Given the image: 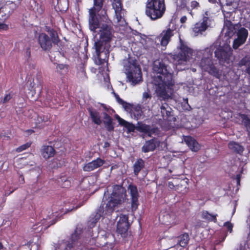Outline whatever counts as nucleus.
Here are the masks:
<instances>
[{"label": "nucleus", "mask_w": 250, "mask_h": 250, "mask_svg": "<svg viewBox=\"0 0 250 250\" xmlns=\"http://www.w3.org/2000/svg\"><path fill=\"white\" fill-rule=\"evenodd\" d=\"M102 17H89V28L95 31L100 27V39L94 43L96 54V63L102 65L107 63L109 57L110 42L112 38V27L107 24H102L100 26V20Z\"/></svg>", "instance_id": "obj_1"}, {"label": "nucleus", "mask_w": 250, "mask_h": 250, "mask_svg": "<svg viewBox=\"0 0 250 250\" xmlns=\"http://www.w3.org/2000/svg\"><path fill=\"white\" fill-rule=\"evenodd\" d=\"M167 61L166 58L156 60L153 66L154 73L156 74L154 78L156 85L155 91L157 97L161 101L168 99L169 95L167 89H171L174 84L172 73L168 69Z\"/></svg>", "instance_id": "obj_2"}, {"label": "nucleus", "mask_w": 250, "mask_h": 250, "mask_svg": "<svg viewBox=\"0 0 250 250\" xmlns=\"http://www.w3.org/2000/svg\"><path fill=\"white\" fill-rule=\"evenodd\" d=\"M126 196V190L122 185H115L113 187L111 199L106 203L104 209V204L102 203L93 217H91L90 222L92 225L95 224L103 216L104 212L105 214L110 215L114 211L115 207L121 204Z\"/></svg>", "instance_id": "obj_3"}, {"label": "nucleus", "mask_w": 250, "mask_h": 250, "mask_svg": "<svg viewBox=\"0 0 250 250\" xmlns=\"http://www.w3.org/2000/svg\"><path fill=\"white\" fill-rule=\"evenodd\" d=\"M125 73L126 75L127 82L135 85L143 81L141 69L135 61L132 63L129 62L125 66Z\"/></svg>", "instance_id": "obj_4"}, {"label": "nucleus", "mask_w": 250, "mask_h": 250, "mask_svg": "<svg viewBox=\"0 0 250 250\" xmlns=\"http://www.w3.org/2000/svg\"><path fill=\"white\" fill-rule=\"evenodd\" d=\"M166 10L164 0H148L146 13L147 16H163Z\"/></svg>", "instance_id": "obj_5"}, {"label": "nucleus", "mask_w": 250, "mask_h": 250, "mask_svg": "<svg viewBox=\"0 0 250 250\" xmlns=\"http://www.w3.org/2000/svg\"><path fill=\"white\" fill-rule=\"evenodd\" d=\"M200 66L203 71L208 72L216 78L219 79L221 76L219 69L213 63L211 56L203 57L200 62Z\"/></svg>", "instance_id": "obj_6"}, {"label": "nucleus", "mask_w": 250, "mask_h": 250, "mask_svg": "<svg viewBox=\"0 0 250 250\" xmlns=\"http://www.w3.org/2000/svg\"><path fill=\"white\" fill-rule=\"evenodd\" d=\"M232 49L229 46H219L215 52V56L220 63L229 64L233 62Z\"/></svg>", "instance_id": "obj_7"}, {"label": "nucleus", "mask_w": 250, "mask_h": 250, "mask_svg": "<svg viewBox=\"0 0 250 250\" xmlns=\"http://www.w3.org/2000/svg\"><path fill=\"white\" fill-rule=\"evenodd\" d=\"M180 45L179 47V52L174 56V59L177 61L179 64L186 62L191 57L193 53V50L191 48L188 46L184 42L180 39Z\"/></svg>", "instance_id": "obj_8"}, {"label": "nucleus", "mask_w": 250, "mask_h": 250, "mask_svg": "<svg viewBox=\"0 0 250 250\" xmlns=\"http://www.w3.org/2000/svg\"><path fill=\"white\" fill-rule=\"evenodd\" d=\"M130 224L128 222V216L125 214H121L117 224V232L121 236L125 238L127 235V231Z\"/></svg>", "instance_id": "obj_9"}, {"label": "nucleus", "mask_w": 250, "mask_h": 250, "mask_svg": "<svg viewBox=\"0 0 250 250\" xmlns=\"http://www.w3.org/2000/svg\"><path fill=\"white\" fill-rule=\"evenodd\" d=\"M127 189L131 196V208L132 209L136 210L139 205L138 202L139 193L137 186L130 184L128 185Z\"/></svg>", "instance_id": "obj_10"}, {"label": "nucleus", "mask_w": 250, "mask_h": 250, "mask_svg": "<svg viewBox=\"0 0 250 250\" xmlns=\"http://www.w3.org/2000/svg\"><path fill=\"white\" fill-rule=\"evenodd\" d=\"M104 0H94V6L89 9L90 16H105L106 11L103 8Z\"/></svg>", "instance_id": "obj_11"}, {"label": "nucleus", "mask_w": 250, "mask_h": 250, "mask_svg": "<svg viewBox=\"0 0 250 250\" xmlns=\"http://www.w3.org/2000/svg\"><path fill=\"white\" fill-rule=\"evenodd\" d=\"M38 40L41 47L44 51H49L51 49L52 42L46 34L44 33L39 34Z\"/></svg>", "instance_id": "obj_12"}, {"label": "nucleus", "mask_w": 250, "mask_h": 250, "mask_svg": "<svg viewBox=\"0 0 250 250\" xmlns=\"http://www.w3.org/2000/svg\"><path fill=\"white\" fill-rule=\"evenodd\" d=\"M224 17V27L226 30L225 32V36L229 38L232 37L236 32L235 25L237 23H233L231 21V18H234V17Z\"/></svg>", "instance_id": "obj_13"}, {"label": "nucleus", "mask_w": 250, "mask_h": 250, "mask_svg": "<svg viewBox=\"0 0 250 250\" xmlns=\"http://www.w3.org/2000/svg\"><path fill=\"white\" fill-rule=\"evenodd\" d=\"M160 144V142L158 139L155 137L149 140L146 141L142 147V151L144 153L153 151L157 147L159 146Z\"/></svg>", "instance_id": "obj_14"}, {"label": "nucleus", "mask_w": 250, "mask_h": 250, "mask_svg": "<svg viewBox=\"0 0 250 250\" xmlns=\"http://www.w3.org/2000/svg\"><path fill=\"white\" fill-rule=\"evenodd\" d=\"M157 130V127H151L150 125L143 124L142 122H139L137 125V130L147 134L149 137H151Z\"/></svg>", "instance_id": "obj_15"}, {"label": "nucleus", "mask_w": 250, "mask_h": 250, "mask_svg": "<svg viewBox=\"0 0 250 250\" xmlns=\"http://www.w3.org/2000/svg\"><path fill=\"white\" fill-rule=\"evenodd\" d=\"M40 152L42 157L45 160L53 157L56 154L55 149L51 146H42Z\"/></svg>", "instance_id": "obj_16"}, {"label": "nucleus", "mask_w": 250, "mask_h": 250, "mask_svg": "<svg viewBox=\"0 0 250 250\" xmlns=\"http://www.w3.org/2000/svg\"><path fill=\"white\" fill-rule=\"evenodd\" d=\"M152 96L150 91L144 92L143 93L141 104L140 105L143 108L150 109L152 104Z\"/></svg>", "instance_id": "obj_17"}, {"label": "nucleus", "mask_w": 250, "mask_h": 250, "mask_svg": "<svg viewBox=\"0 0 250 250\" xmlns=\"http://www.w3.org/2000/svg\"><path fill=\"white\" fill-rule=\"evenodd\" d=\"M173 30L168 28L166 30H164L161 34V44L163 46H166L170 41V38L173 36Z\"/></svg>", "instance_id": "obj_18"}, {"label": "nucleus", "mask_w": 250, "mask_h": 250, "mask_svg": "<svg viewBox=\"0 0 250 250\" xmlns=\"http://www.w3.org/2000/svg\"><path fill=\"white\" fill-rule=\"evenodd\" d=\"M208 17H204L203 21L201 22H197L193 28V31L197 35L199 33H201L203 31H205L207 27V21L208 20Z\"/></svg>", "instance_id": "obj_19"}, {"label": "nucleus", "mask_w": 250, "mask_h": 250, "mask_svg": "<svg viewBox=\"0 0 250 250\" xmlns=\"http://www.w3.org/2000/svg\"><path fill=\"white\" fill-rule=\"evenodd\" d=\"M50 116L46 115H38L36 119V126L39 128H42L47 125V123L50 122Z\"/></svg>", "instance_id": "obj_20"}, {"label": "nucleus", "mask_w": 250, "mask_h": 250, "mask_svg": "<svg viewBox=\"0 0 250 250\" xmlns=\"http://www.w3.org/2000/svg\"><path fill=\"white\" fill-rule=\"evenodd\" d=\"M175 216L173 214H170L168 213H165L164 214H161L159 216V220L162 224L169 226L175 223Z\"/></svg>", "instance_id": "obj_21"}, {"label": "nucleus", "mask_w": 250, "mask_h": 250, "mask_svg": "<svg viewBox=\"0 0 250 250\" xmlns=\"http://www.w3.org/2000/svg\"><path fill=\"white\" fill-rule=\"evenodd\" d=\"M184 141L192 151L196 152L199 149L198 143L193 137L190 136H185Z\"/></svg>", "instance_id": "obj_22"}, {"label": "nucleus", "mask_w": 250, "mask_h": 250, "mask_svg": "<svg viewBox=\"0 0 250 250\" xmlns=\"http://www.w3.org/2000/svg\"><path fill=\"white\" fill-rule=\"evenodd\" d=\"M88 111L92 122L96 125H100L102 122L100 112L91 108H89Z\"/></svg>", "instance_id": "obj_23"}, {"label": "nucleus", "mask_w": 250, "mask_h": 250, "mask_svg": "<svg viewBox=\"0 0 250 250\" xmlns=\"http://www.w3.org/2000/svg\"><path fill=\"white\" fill-rule=\"evenodd\" d=\"M116 16L126 14V11L122 9L121 0H110Z\"/></svg>", "instance_id": "obj_24"}, {"label": "nucleus", "mask_w": 250, "mask_h": 250, "mask_svg": "<svg viewBox=\"0 0 250 250\" xmlns=\"http://www.w3.org/2000/svg\"><path fill=\"white\" fill-rule=\"evenodd\" d=\"M145 167V161L142 159H138L133 166V173L135 176H138L141 170Z\"/></svg>", "instance_id": "obj_25"}, {"label": "nucleus", "mask_w": 250, "mask_h": 250, "mask_svg": "<svg viewBox=\"0 0 250 250\" xmlns=\"http://www.w3.org/2000/svg\"><path fill=\"white\" fill-rule=\"evenodd\" d=\"M217 214L210 213L208 211L203 210L201 213V217L208 222H213L216 223L217 221Z\"/></svg>", "instance_id": "obj_26"}, {"label": "nucleus", "mask_w": 250, "mask_h": 250, "mask_svg": "<svg viewBox=\"0 0 250 250\" xmlns=\"http://www.w3.org/2000/svg\"><path fill=\"white\" fill-rule=\"evenodd\" d=\"M228 147L232 151L238 154L242 153L244 150L242 146L234 141L230 142L228 144Z\"/></svg>", "instance_id": "obj_27"}, {"label": "nucleus", "mask_w": 250, "mask_h": 250, "mask_svg": "<svg viewBox=\"0 0 250 250\" xmlns=\"http://www.w3.org/2000/svg\"><path fill=\"white\" fill-rule=\"evenodd\" d=\"M238 65L240 67L247 66L246 72L250 77V55H246L239 62Z\"/></svg>", "instance_id": "obj_28"}, {"label": "nucleus", "mask_w": 250, "mask_h": 250, "mask_svg": "<svg viewBox=\"0 0 250 250\" xmlns=\"http://www.w3.org/2000/svg\"><path fill=\"white\" fill-rule=\"evenodd\" d=\"M119 123L127 129L128 133L133 132L135 129L137 130V125L135 126L133 124L129 123L122 118L119 119Z\"/></svg>", "instance_id": "obj_29"}, {"label": "nucleus", "mask_w": 250, "mask_h": 250, "mask_svg": "<svg viewBox=\"0 0 250 250\" xmlns=\"http://www.w3.org/2000/svg\"><path fill=\"white\" fill-rule=\"evenodd\" d=\"M142 106L138 104L137 105L133 106L131 111L130 115L134 119L138 120L142 116L143 112L142 110Z\"/></svg>", "instance_id": "obj_30"}, {"label": "nucleus", "mask_w": 250, "mask_h": 250, "mask_svg": "<svg viewBox=\"0 0 250 250\" xmlns=\"http://www.w3.org/2000/svg\"><path fill=\"white\" fill-rule=\"evenodd\" d=\"M68 8V0H58L57 4L55 6L56 11H60L61 14H63V11H66Z\"/></svg>", "instance_id": "obj_31"}, {"label": "nucleus", "mask_w": 250, "mask_h": 250, "mask_svg": "<svg viewBox=\"0 0 250 250\" xmlns=\"http://www.w3.org/2000/svg\"><path fill=\"white\" fill-rule=\"evenodd\" d=\"M105 116L106 119H108V121H103L104 126L108 131L111 132L114 129V123L113 122V119L108 114H106Z\"/></svg>", "instance_id": "obj_32"}, {"label": "nucleus", "mask_w": 250, "mask_h": 250, "mask_svg": "<svg viewBox=\"0 0 250 250\" xmlns=\"http://www.w3.org/2000/svg\"><path fill=\"white\" fill-rule=\"evenodd\" d=\"M57 72L61 76H64L69 71V65L65 64H59L56 66Z\"/></svg>", "instance_id": "obj_33"}, {"label": "nucleus", "mask_w": 250, "mask_h": 250, "mask_svg": "<svg viewBox=\"0 0 250 250\" xmlns=\"http://www.w3.org/2000/svg\"><path fill=\"white\" fill-rule=\"evenodd\" d=\"M248 34L249 32L248 30L244 27H241L238 31L237 33V38H239L240 40H242L244 42H246Z\"/></svg>", "instance_id": "obj_34"}, {"label": "nucleus", "mask_w": 250, "mask_h": 250, "mask_svg": "<svg viewBox=\"0 0 250 250\" xmlns=\"http://www.w3.org/2000/svg\"><path fill=\"white\" fill-rule=\"evenodd\" d=\"M189 240V237L188 233H184L179 236L178 243L182 247H186L188 245Z\"/></svg>", "instance_id": "obj_35"}, {"label": "nucleus", "mask_w": 250, "mask_h": 250, "mask_svg": "<svg viewBox=\"0 0 250 250\" xmlns=\"http://www.w3.org/2000/svg\"><path fill=\"white\" fill-rule=\"evenodd\" d=\"M240 117L242 119V121L246 128V130L248 133L250 134V119L248 115L245 114H240Z\"/></svg>", "instance_id": "obj_36"}, {"label": "nucleus", "mask_w": 250, "mask_h": 250, "mask_svg": "<svg viewBox=\"0 0 250 250\" xmlns=\"http://www.w3.org/2000/svg\"><path fill=\"white\" fill-rule=\"evenodd\" d=\"M167 108L170 109L167 104H162L161 106V112L164 119H167L171 115V112L167 109Z\"/></svg>", "instance_id": "obj_37"}, {"label": "nucleus", "mask_w": 250, "mask_h": 250, "mask_svg": "<svg viewBox=\"0 0 250 250\" xmlns=\"http://www.w3.org/2000/svg\"><path fill=\"white\" fill-rule=\"evenodd\" d=\"M48 33L51 38V41L55 44H58L60 42V40L58 36L57 31L55 30L48 31Z\"/></svg>", "instance_id": "obj_38"}, {"label": "nucleus", "mask_w": 250, "mask_h": 250, "mask_svg": "<svg viewBox=\"0 0 250 250\" xmlns=\"http://www.w3.org/2000/svg\"><path fill=\"white\" fill-rule=\"evenodd\" d=\"M91 162L93 165V167L95 169H96L102 167L105 163V161L104 159L98 157L95 160L92 161Z\"/></svg>", "instance_id": "obj_39"}, {"label": "nucleus", "mask_w": 250, "mask_h": 250, "mask_svg": "<svg viewBox=\"0 0 250 250\" xmlns=\"http://www.w3.org/2000/svg\"><path fill=\"white\" fill-rule=\"evenodd\" d=\"M32 144L31 142H27L26 143L19 146L16 149V151L18 152H21L22 151L27 149L28 148L31 146Z\"/></svg>", "instance_id": "obj_40"}, {"label": "nucleus", "mask_w": 250, "mask_h": 250, "mask_svg": "<svg viewBox=\"0 0 250 250\" xmlns=\"http://www.w3.org/2000/svg\"><path fill=\"white\" fill-rule=\"evenodd\" d=\"M245 43V42L242 40H240L239 38H237L233 41L232 47L234 49H236Z\"/></svg>", "instance_id": "obj_41"}, {"label": "nucleus", "mask_w": 250, "mask_h": 250, "mask_svg": "<svg viewBox=\"0 0 250 250\" xmlns=\"http://www.w3.org/2000/svg\"><path fill=\"white\" fill-rule=\"evenodd\" d=\"M94 169H95L93 167V165L91 162L85 164L83 167V170L84 171L90 172L94 170Z\"/></svg>", "instance_id": "obj_42"}, {"label": "nucleus", "mask_w": 250, "mask_h": 250, "mask_svg": "<svg viewBox=\"0 0 250 250\" xmlns=\"http://www.w3.org/2000/svg\"><path fill=\"white\" fill-rule=\"evenodd\" d=\"M125 109L129 112H131L132 109L133 107V105L129 103H128L125 101H124V103H123L121 104Z\"/></svg>", "instance_id": "obj_43"}, {"label": "nucleus", "mask_w": 250, "mask_h": 250, "mask_svg": "<svg viewBox=\"0 0 250 250\" xmlns=\"http://www.w3.org/2000/svg\"><path fill=\"white\" fill-rule=\"evenodd\" d=\"M34 86L35 83L34 82V80H33L32 81H30L28 89L31 92L32 96H33V95L36 93V90Z\"/></svg>", "instance_id": "obj_44"}, {"label": "nucleus", "mask_w": 250, "mask_h": 250, "mask_svg": "<svg viewBox=\"0 0 250 250\" xmlns=\"http://www.w3.org/2000/svg\"><path fill=\"white\" fill-rule=\"evenodd\" d=\"M13 95L10 93L6 94L4 98L1 100L0 103L5 104L7 103L12 97Z\"/></svg>", "instance_id": "obj_45"}, {"label": "nucleus", "mask_w": 250, "mask_h": 250, "mask_svg": "<svg viewBox=\"0 0 250 250\" xmlns=\"http://www.w3.org/2000/svg\"><path fill=\"white\" fill-rule=\"evenodd\" d=\"M71 186V181L69 178L67 177L65 181L62 184L61 187L62 188H68Z\"/></svg>", "instance_id": "obj_46"}, {"label": "nucleus", "mask_w": 250, "mask_h": 250, "mask_svg": "<svg viewBox=\"0 0 250 250\" xmlns=\"http://www.w3.org/2000/svg\"><path fill=\"white\" fill-rule=\"evenodd\" d=\"M224 226L226 227L228 229V230L229 232H231L232 231L233 225L229 221L226 222L224 224Z\"/></svg>", "instance_id": "obj_47"}, {"label": "nucleus", "mask_w": 250, "mask_h": 250, "mask_svg": "<svg viewBox=\"0 0 250 250\" xmlns=\"http://www.w3.org/2000/svg\"><path fill=\"white\" fill-rule=\"evenodd\" d=\"M112 93L114 95V96L115 97L117 102L120 104H122L123 103H124V101L121 99L119 95L115 93L114 91H113Z\"/></svg>", "instance_id": "obj_48"}, {"label": "nucleus", "mask_w": 250, "mask_h": 250, "mask_svg": "<svg viewBox=\"0 0 250 250\" xmlns=\"http://www.w3.org/2000/svg\"><path fill=\"white\" fill-rule=\"evenodd\" d=\"M8 28V25L4 23L0 22V32L7 31Z\"/></svg>", "instance_id": "obj_49"}, {"label": "nucleus", "mask_w": 250, "mask_h": 250, "mask_svg": "<svg viewBox=\"0 0 250 250\" xmlns=\"http://www.w3.org/2000/svg\"><path fill=\"white\" fill-rule=\"evenodd\" d=\"M66 178L67 177H66L65 176H61L58 180V183L59 185L61 186L62 185V184L64 183V181H65Z\"/></svg>", "instance_id": "obj_50"}, {"label": "nucleus", "mask_w": 250, "mask_h": 250, "mask_svg": "<svg viewBox=\"0 0 250 250\" xmlns=\"http://www.w3.org/2000/svg\"><path fill=\"white\" fill-rule=\"evenodd\" d=\"M25 56L27 57L28 59L30 58L31 57V50L30 47H28L26 49L25 51Z\"/></svg>", "instance_id": "obj_51"}, {"label": "nucleus", "mask_w": 250, "mask_h": 250, "mask_svg": "<svg viewBox=\"0 0 250 250\" xmlns=\"http://www.w3.org/2000/svg\"><path fill=\"white\" fill-rule=\"evenodd\" d=\"M36 79L39 81V83L38 84V85H39L41 86V88H42V80L41 76L40 75H37Z\"/></svg>", "instance_id": "obj_52"}, {"label": "nucleus", "mask_w": 250, "mask_h": 250, "mask_svg": "<svg viewBox=\"0 0 250 250\" xmlns=\"http://www.w3.org/2000/svg\"><path fill=\"white\" fill-rule=\"evenodd\" d=\"M226 236H227V234H224L223 237L221 238V240H219V241H216L215 242V245H218L219 243L223 242L225 240Z\"/></svg>", "instance_id": "obj_53"}, {"label": "nucleus", "mask_w": 250, "mask_h": 250, "mask_svg": "<svg viewBox=\"0 0 250 250\" xmlns=\"http://www.w3.org/2000/svg\"><path fill=\"white\" fill-rule=\"evenodd\" d=\"M82 205H83V204H79L78 205L76 206L75 207H73V208L69 209L68 211H71L73 209L76 210V209H78V208H80Z\"/></svg>", "instance_id": "obj_54"}, {"label": "nucleus", "mask_w": 250, "mask_h": 250, "mask_svg": "<svg viewBox=\"0 0 250 250\" xmlns=\"http://www.w3.org/2000/svg\"><path fill=\"white\" fill-rule=\"evenodd\" d=\"M25 132L26 133H27L28 134L30 135L34 132V130L33 129H27V130H25Z\"/></svg>", "instance_id": "obj_55"}, {"label": "nucleus", "mask_w": 250, "mask_h": 250, "mask_svg": "<svg viewBox=\"0 0 250 250\" xmlns=\"http://www.w3.org/2000/svg\"><path fill=\"white\" fill-rule=\"evenodd\" d=\"M110 146V144L108 142H105L104 145V148H107Z\"/></svg>", "instance_id": "obj_56"}, {"label": "nucleus", "mask_w": 250, "mask_h": 250, "mask_svg": "<svg viewBox=\"0 0 250 250\" xmlns=\"http://www.w3.org/2000/svg\"><path fill=\"white\" fill-rule=\"evenodd\" d=\"M20 178L21 180H20V181L21 184H23L24 183V177L22 175H21L20 177Z\"/></svg>", "instance_id": "obj_57"}, {"label": "nucleus", "mask_w": 250, "mask_h": 250, "mask_svg": "<svg viewBox=\"0 0 250 250\" xmlns=\"http://www.w3.org/2000/svg\"><path fill=\"white\" fill-rule=\"evenodd\" d=\"M187 20V17H182L180 21L182 23L185 22Z\"/></svg>", "instance_id": "obj_58"}, {"label": "nucleus", "mask_w": 250, "mask_h": 250, "mask_svg": "<svg viewBox=\"0 0 250 250\" xmlns=\"http://www.w3.org/2000/svg\"><path fill=\"white\" fill-rule=\"evenodd\" d=\"M162 17H150V18H151V20L152 21H154V20H156L158 19H159L160 18H161Z\"/></svg>", "instance_id": "obj_59"}, {"label": "nucleus", "mask_w": 250, "mask_h": 250, "mask_svg": "<svg viewBox=\"0 0 250 250\" xmlns=\"http://www.w3.org/2000/svg\"><path fill=\"white\" fill-rule=\"evenodd\" d=\"M71 236H72V238H73L74 237H77V231L76 230L72 234Z\"/></svg>", "instance_id": "obj_60"}, {"label": "nucleus", "mask_w": 250, "mask_h": 250, "mask_svg": "<svg viewBox=\"0 0 250 250\" xmlns=\"http://www.w3.org/2000/svg\"><path fill=\"white\" fill-rule=\"evenodd\" d=\"M16 189H13L12 191H11L9 193H7V192H6L5 193V196H9L10 194H11L12 193H13L14 192V191Z\"/></svg>", "instance_id": "obj_61"}, {"label": "nucleus", "mask_w": 250, "mask_h": 250, "mask_svg": "<svg viewBox=\"0 0 250 250\" xmlns=\"http://www.w3.org/2000/svg\"><path fill=\"white\" fill-rule=\"evenodd\" d=\"M51 30H54V29H53V28H51V27H47V26H46V29H45V30H46V32H48V31Z\"/></svg>", "instance_id": "obj_62"}, {"label": "nucleus", "mask_w": 250, "mask_h": 250, "mask_svg": "<svg viewBox=\"0 0 250 250\" xmlns=\"http://www.w3.org/2000/svg\"><path fill=\"white\" fill-rule=\"evenodd\" d=\"M106 114H107L106 112H104L103 113V115H104V121H108V119H106L105 118V115Z\"/></svg>", "instance_id": "obj_63"}, {"label": "nucleus", "mask_w": 250, "mask_h": 250, "mask_svg": "<svg viewBox=\"0 0 250 250\" xmlns=\"http://www.w3.org/2000/svg\"><path fill=\"white\" fill-rule=\"evenodd\" d=\"M234 0H231L229 3H227V5H230L232 4V3L234 2Z\"/></svg>", "instance_id": "obj_64"}]
</instances>
